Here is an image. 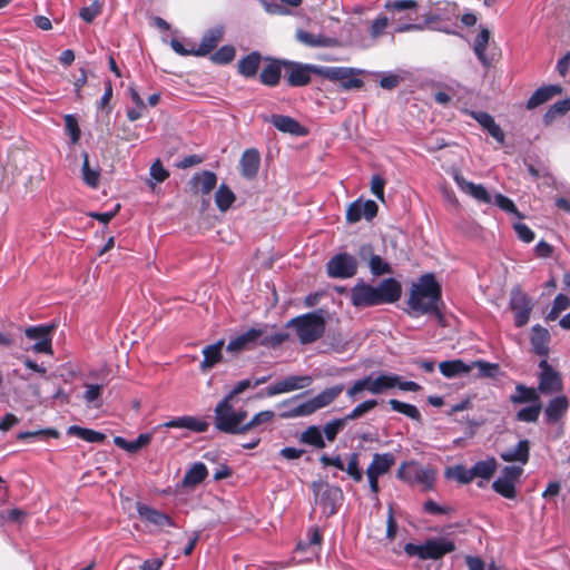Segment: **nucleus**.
<instances>
[{"label":"nucleus","mask_w":570,"mask_h":570,"mask_svg":"<svg viewBox=\"0 0 570 570\" xmlns=\"http://www.w3.org/2000/svg\"><path fill=\"white\" fill-rule=\"evenodd\" d=\"M442 289L434 274L426 273L413 283L410 289L407 305L415 315H435L439 322L443 321L440 309L442 305Z\"/></svg>","instance_id":"nucleus-1"},{"label":"nucleus","mask_w":570,"mask_h":570,"mask_svg":"<svg viewBox=\"0 0 570 570\" xmlns=\"http://www.w3.org/2000/svg\"><path fill=\"white\" fill-rule=\"evenodd\" d=\"M401 284L395 278H385L377 286L358 281L351 289L350 299L353 306L370 307L391 304L400 299Z\"/></svg>","instance_id":"nucleus-2"},{"label":"nucleus","mask_w":570,"mask_h":570,"mask_svg":"<svg viewBox=\"0 0 570 570\" xmlns=\"http://www.w3.org/2000/svg\"><path fill=\"white\" fill-rule=\"evenodd\" d=\"M384 9L390 13L394 33L423 31L425 23H416L419 2L416 0H386Z\"/></svg>","instance_id":"nucleus-3"},{"label":"nucleus","mask_w":570,"mask_h":570,"mask_svg":"<svg viewBox=\"0 0 570 570\" xmlns=\"http://www.w3.org/2000/svg\"><path fill=\"white\" fill-rule=\"evenodd\" d=\"M403 550L410 558H417L422 561L440 560L455 550V543L446 537H433L420 544L407 542Z\"/></svg>","instance_id":"nucleus-4"},{"label":"nucleus","mask_w":570,"mask_h":570,"mask_svg":"<svg viewBox=\"0 0 570 570\" xmlns=\"http://www.w3.org/2000/svg\"><path fill=\"white\" fill-rule=\"evenodd\" d=\"M233 401L223 399L214 410L215 428L228 434H243L247 412L245 410H235Z\"/></svg>","instance_id":"nucleus-5"},{"label":"nucleus","mask_w":570,"mask_h":570,"mask_svg":"<svg viewBox=\"0 0 570 570\" xmlns=\"http://www.w3.org/2000/svg\"><path fill=\"white\" fill-rule=\"evenodd\" d=\"M286 338L287 336L282 333L265 336L262 328L253 327L230 340L226 350L230 353H239L257 344L266 347H276L284 343Z\"/></svg>","instance_id":"nucleus-6"},{"label":"nucleus","mask_w":570,"mask_h":570,"mask_svg":"<svg viewBox=\"0 0 570 570\" xmlns=\"http://www.w3.org/2000/svg\"><path fill=\"white\" fill-rule=\"evenodd\" d=\"M286 326L295 328L302 344H311L323 336L325 320L318 312H311L292 318Z\"/></svg>","instance_id":"nucleus-7"},{"label":"nucleus","mask_w":570,"mask_h":570,"mask_svg":"<svg viewBox=\"0 0 570 570\" xmlns=\"http://www.w3.org/2000/svg\"><path fill=\"white\" fill-rule=\"evenodd\" d=\"M435 475L433 468H424L414 460L403 462L396 473L399 480L410 485H421L424 491L433 489Z\"/></svg>","instance_id":"nucleus-8"},{"label":"nucleus","mask_w":570,"mask_h":570,"mask_svg":"<svg viewBox=\"0 0 570 570\" xmlns=\"http://www.w3.org/2000/svg\"><path fill=\"white\" fill-rule=\"evenodd\" d=\"M395 383H397V375L395 374L383 373L379 376L370 374L355 381L353 385L347 389L346 394L351 400H355L356 395L363 391H368L372 394H381L395 387Z\"/></svg>","instance_id":"nucleus-9"},{"label":"nucleus","mask_w":570,"mask_h":570,"mask_svg":"<svg viewBox=\"0 0 570 570\" xmlns=\"http://www.w3.org/2000/svg\"><path fill=\"white\" fill-rule=\"evenodd\" d=\"M315 73L332 81H338L343 89H360L364 81L357 76L362 70L350 67H320L315 68Z\"/></svg>","instance_id":"nucleus-10"},{"label":"nucleus","mask_w":570,"mask_h":570,"mask_svg":"<svg viewBox=\"0 0 570 570\" xmlns=\"http://www.w3.org/2000/svg\"><path fill=\"white\" fill-rule=\"evenodd\" d=\"M356 258L347 253L334 255L326 264L327 274L334 278H351L357 272Z\"/></svg>","instance_id":"nucleus-11"},{"label":"nucleus","mask_w":570,"mask_h":570,"mask_svg":"<svg viewBox=\"0 0 570 570\" xmlns=\"http://www.w3.org/2000/svg\"><path fill=\"white\" fill-rule=\"evenodd\" d=\"M539 384L538 391L542 394H552L562 390V380L560 374L548 363L546 358L539 362Z\"/></svg>","instance_id":"nucleus-12"},{"label":"nucleus","mask_w":570,"mask_h":570,"mask_svg":"<svg viewBox=\"0 0 570 570\" xmlns=\"http://www.w3.org/2000/svg\"><path fill=\"white\" fill-rule=\"evenodd\" d=\"M344 385L337 384L325 389L311 400L303 402V406L297 412L298 414H313L320 409L330 405L343 392Z\"/></svg>","instance_id":"nucleus-13"},{"label":"nucleus","mask_w":570,"mask_h":570,"mask_svg":"<svg viewBox=\"0 0 570 570\" xmlns=\"http://www.w3.org/2000/svg\"><path fill=\"white\" fill-rule=\"evenodd\" d=\"M510 308L514 314V325L517 327H522L529 322L532 304L525 293L513 289L510 297Z\"/></svg>","instance_id":"nucleus-14"},{"label":"nucleus","mask_w":570,"mask_h":570,"mask_svg":"<svg viewBox=\"0 0 570 570\" xmlns=\"http://www.w3.org/2000/svg\"><path fill=\"white\" fill-rule=\"evenodd\" d=\"M312 382L313 379L309 375H291L266 387L265 395L275 396L278 394L305 389L309 386Z\"/></svg>","instance_id":"nucleus-15"},{"label":"nucleus","mask_w":570,"mask_h":570,"mask_svg":"<svg viewBox=\"0 0 570 570\" xmlns=\"http://www.w3.org/2000/svg\"><path fill=\"white\" fill-rule=\"evenodd\" d=\"M283 67L287 69V82L292 87H302L311 81V72L315 73L316 66L303 65L289 60H283Z\"/></svg>","instance_id":"nucleus-16"},{"label":"nucleus","mask_w":570,"mask_h":570,"mask_svg":"<svg viewBox=\"0 0 570 570\" xmlns=\"http://www.w3.org/2000/svg\"><path fill=\"white\" fill-rule=\"evenodd\" d=\"M53 326H30L24 330V334L28 338L35 340L36 343L32 345V351L36 353L52 354L51 347V331Z\"/></svg>","instance_id":"nucleus-17"},{"label":"nucleus","mask_w":570,"mask_h":570,"mask_svg":"<svg viewBox=\"0 0 570 570\" xmlns=\"http://www.w3.org/2000/svg\"><path fill=\"white\" fill-rule=\"evenodd\" d=\"M320 504L323 513L327 517L333 515L337 512L341 507L344 494L340 487L326 484L318 494Z\"/></svg>","instance_id":"nucleus-18"},{"label":"nucleus","mask_w":570,"mask_h":570,"mask_svg":"<svg viewBox=\"0 0 570 570\" xmlns=\"http://www.w3.org/2000/svg\"><path fill=\"white\" fill-rule=\"evenodd\" d=\"M377 205L374 200H365L357 199L351 203L346 210V219L348 223L354 224L365 218L366 220H371L377 214Z\"/></svg>","instance_id":"nucleus-19"},{"label":"nucleus","mask_w":570,"mask_h":570,"mask_svg":"<svg viewBox=\"0 0 570 570\" xmlns=\"http://www.w3.org/2000/svg\"><path fill=\"white\" fill-rule=\"evenodd\" d=\"M454 181L459 189L471 197H473L475 200L484 204H491L492 197L487 190V188L483 185L474 184L472 181L466 180L462 175L459 173H455L454 175Z\"/></svg>","instance_id":"nucleus-20"},{"label":"nucleus","mask_w":570,"mask_h":570,"mask_svg":"<svg viewBox=\"0 0 570 570\" xmlns=\"http://www.w3.org/2000/svg\"><path fill=\"white\" fill-rule=\"evenodd\" d=\"M261 165V155L257 149H246L239 160L240 174L247 179L256 177Z\"/></svg>","instance_id":"nucleus-21"},{"label":"nucleus","mask_w":570,"mask_h":570,"mask_svg":"<svg viewBox=\"0 0 570 570\" xmlns=\"http://www.w3.org/2000/svg\"><path fill=\"white\" fill-rule=\"evenodd\" d=\"M163 426L168 428V429H174V428L187 429L193 432L202 433V432H206L208 430L209 424H208V422H206L204 420H199L195 416L185 415V416L175 417L173 420H169V421L165 422L163 424Z\"/></svg>","instance_id":"nucleus-22"},{"label":"nucleus","mask_w":570,"mask_h":570,"mask_svg":"<svg viewBox=\"0 0 570 570\" xmlns=\"http://www.w3.org/2000/svg\"><path fill=\"white\" fill-rule=\"evenodd\" d=\"M358 255L362 259L368 258L370 271L373 275L380 276L392 273L391 266L380 255L372 254L371 245H363L360 248Z\"/></svg>","instance_id":"nucleus-23"},{"label":"nucleus","mask_w":570,"mask_h":570,"mask_svg":"<svg viewBox=\"0 0 570 570\" xmlns=\"http://www.w3.org/2000/svg\"><path fill=\"white\" fill-rule=\"evenodd\" d=\"M530 442L520 440L515 446L509 448L500 453L504 462H519L524 465L529 461Z\"/></svg>","instance_id":"nucleus-24"},{"label":"nucleus","mask_w":570,"mask_h":570,"mask_svg":"<svg viewBox=\"0 0 570 570\" xmlns=\"http://www.w3.org/2000/svg\"><path fill=\"white\" fill-rule=\"evenodd\" d=\"M549 331L540 325H534L530 337L533 352L539 356L546 357L549 353Z\"/></svg>","instance_id":"nucleus-25"},{"label":"nucleus","mask_w":570,"mask_h":570,"mask_svg":"<svg viewBox=\"0 0 570 570\" xmlns=\"http://www.w3.org/2000/svg\"><path fill=\"white\" fill-rule=\"evenodd\" d=\"M137 511L142 519L157 527H176L174 520L168 514L148 505L140 504Z\"/></svg>","instance_id":"nucleus-26"},{"label":"nucleus","mask_w":570,"mask_h":570,"mask_svg":"<svg viewBox=\"0 0 570 570\" xmlns=\"http://www.w3.org/2000/svg\"><path fill=\"white\" fill-rule=\"evenodd\" d=\"M269 122L282 132H287L294 136H303L305 134L301 124L289 116L272 115Z\"/></svg>","instance_id":"nucleus-27"},{"label":"nucleus","mask_w":570,"mask_h":570,"mask_svg":"<svg viewBox=\"0 0 570 570\" xmlns=\"http://www.w3.org/2000/svg\"><path fill=\"white\" fill-rule=\"evenodd\" d=\"M569 402L567 396L559 395L549 401L546 410L547 423H557L568 411Z\"/></svg>","instance_id":"nucleus-28"},{"label":"nucleus","mask_w":570,"mask_h":570,"mask_svg":"<svg viewBox=\"0 0 570 570\" xmlns=\"http://www.w3.org/2000/svg\"><path fill=\"white\" fill-rule=\"evenodd\" d=\"M395 464V456L392 453H375L373 455L372 462L366 469V472H370L376 476H382L386 474L392 466Z\"/></svg>","instance_id":"nucleus-29"},{"label":"nucleus","mask_w":570,"mask_h":570,"mask_svg":"<svg viewBox=\"0 0 570 570\" xmlns=\"http://www.w3.org/2000/svg\"><path fill=\"white\" fill-rule=\"evenodd\" d=\"M217 184V177L213 171L204 170L200 174H196L190 179V185L194 191H200L204 195H208Z\"/></svg>","instance_id":"nucleus-30"},{"label":"nucleus","mask_w":570,"mask_h":570,"mask_svg":"<svg viewBox=\"0 0 570 570\" xmlns=\"http://www.w3.org/2000/svg\"><path fill=\"white\" fill-rule=\"evenodd\" d=\"M222 37L223 30L220 28H214L206 31L200 40V43L198 47H196L195 56L204 57L212 52L218 45Z\"/></svg>","instance_id":"nucleus-31"},{"label":"nucleus","mask_w":570,"mask_h":570,"mask_svg":"<svg viewBox=\"0 0 570 570\" xmlns=\"http://www.w3.org/2000/svg\"><path fill=\"white\" fill-rule=\"evenodd\" d=\"M439 370L443 376L452 379L455 376L470 373L472 371V366L470 365V363L468 364L464 361L458 358L441 362L439 364Z\"/></svg>","instance_id":"nucleus-32"},{"label":"nucleus","mask_w":570,"mask_h":570,"mask_svg":"<svg viewBox=\"0 0 570 570\" xmlns=\"http://www.w3.org/2000/svg\"><path fill=\"white\" fill-rule=\"evenodd\" d=\"M562 91V88L558 85H550L547 87H541L537 89L532 96L529 98L527 102L528 109H534L538 106L547 102L550 100L553 96L560 94Z\"/></svg>","instance_id":"nucleus-33"},{"label":"nucleus","mask_w":570,"mask_h":570,"mask_svg":"<svg viewBox=\"0 0 570 570\" xmlns=\"http://www.w3.org/2000/svg\"><path fill=\"white\" fill-rule=\"evenodd\" d=\"M295 37L298 42L312 48L330 47L334 42L332 38L325 37L321 33L314 35L303 29H298Z\"/></svg>","instance_id":"nucleus-34"},{"label":"nucleus","mask_w":570,"mask_h":570,"mask_svg":"<svg viewBox=\"0 0 570 570\" xmlns=\"http://www.w3.org/2000/svg\"><path fill=\"white\" fill-rule=\"evenodd\" d=\"M282 66L283 60H272L263 68L259 75L261 82L268 87L278 85L282 75Z\"/></svg>","instance_id":"nucleus-35"},{"label":"nucleus","mask_w":570,"mask_h":570,"mask_svg":"<svg viewBox=\"0 0 570 570\" xmlns=\"http://www.w3.org/2000/svg\"><path fill=\"white\" fill-rule=\"evenodd\" d=\"M262 56L257 51H253L249 55L242 58L238 62V72L245 78H253L256 76L257 70L261 66Z\"/></svg>","instance_id":"nucleus-36"},{"label":"nucleus","mask_w":570,"mask_h":570,"mask_svg":"<svg viewBox=\"0 0 570 570\" xmlns=\"http://www.w3.org/2000/svg\"><path fill=\"white\" fill-rule=\"evenodd\" d=\"M224 341L220 340L214 344L207 345L203 348L204 360L200 363V368L206 371L214 367L222 360V348Z\"/></svg>","instance_id":"nucleus-37"},{"label":"nucleus","mask_w":570,"mask_h":570,"mask_svg":"<svg viewBox=\"0 0 570 570\" xmlns=\"http://www.w3.org/2000/svg\"><path fill=\"white\" fill-rule=\"evenodd\" d=\"M207 474L206 465L203 462H196L185 472L181 483L184 487L193 488L203 482Z\"/></svg>","instance_id":"nucleus-38"},{"label":"nucleus","mask_w":570,"mask_h":570,"mask_svg":"<svg viewBox=\"0 0 570 570\" xmlns=\"http://www.w3.org/2000/svg\"><path fill=\"white\" fill-rule=\"evenodd\" d=\"M510 402L513 404L538 403L540 397L534 389L520 383L515 386V394L510 395Z\"/></svg>","instance_id":"nucleus-39"},{"label":"nucleus","mask_w":570,"mask_h":570,"mask_svg":"<svg viewBox=\"0 0 570 570\" xmlns=\"http://www.w3.org/2000/svg\"><path fill=\"white\" fill-rule=\"evenodd\" d=\"M307 534H308V540L299 541L297 544V550L306 551L312 557H314V556L316 557L321 550L322 535L317 528H312Z\"/></svg>","instance_id":"nucleus-40"},{"label":"nucleus","mask_w":570,"mask_h":570,"mask_svg":"<svg viewBox=\"0 0 570 570\" xmlns=\"http://www.w3.org/2000/svg\"><path fill=\"white\" fill-rule=\"evenodd\" d=\"M67 434L77 436V438H79L86 442H90V443H101L106 439V435L101 432L81 428L78 425L69 426L67 430Z\"/></svg>","instance_id":"nucleus-41"},{"label":"nucleus","mask_w":570,"mask_h":570,"mask_svg":"<svg viewBox=\"0 0 570 570\" xmlns=\"http://www.w3.org/2000/svg\"><path fill=\"white\" fill-rule=\"evenodd\" d=\"M85 392L82 395L83 401L89 407L99 409L102 405V390L101 384H85Z\"/></svg>","instance_id":"nucleus-42"},{"label":"nucleus","mask_w":570,"mask_h":570,"mask_svg":"<svg viewBox=\"0 0 570 570\" xmlns=\"http://www.w3.org/2000/svg\"><path fill=\"white\" fill-rule=\"evenodd\" d=\"M498 463L494 458L478 461L472 466L473 478H480L483 480H490L497 470Z\"/></svg>","instance_id":"nucleus-43"},{"label":"nucleus","mask_w":570,"mask_h":570,"mask_svg":"<svg viewBox=\"0 0 570 570\" xmlns=\"http://www.w3.org/2000/svg\"><path fill=\"white\" fill-rule=\"evenodd\" d=\"M489 39H490V31L488 29L483 28L475 37L474 43H473L474 53H475L476 58L480 60V62L484 66L489 65V60L485 55Z\"/></svg>","instance_id":"nucleus-44"},{"label":"nucleus","mask_w":570,"mask_h":570,"mask_svg":"<svg viewBox=\"0 0 570 570\" xmlns=\"http://www.w3.org/2000/svg\"><path fill=\"white\" fill-rule=\"evenodd\" d=\"M445 476L448 479H454L461 484H469L474 480L472 468L468 469L462 464L448 468L445 471Z\"/></svg>","instance_id":"nucleus-45"},{"label":"nucleus","mask_w":570,"mask_h":570,"mask_svg":"<svg viewBox=\"0 0 570 570\" xmlns=\"http://www.w3.org/2000/svg\"><path fill=\"white\" fill-rule=\"evenodd\" d=\"M473 368L478 370L476 377L494 379L500 373V366L497 363H490L483 360H476L470 363Z\"/></svg>","instance_id":"nucleus-46"},{"label":"nucleus","mask_w":570,"mask_h":570,"mask_svg":"<svg viewBox=\"0 0 570 570\" xmlns=\"http://www.w3.org/2000/svg\"><path fill=\"white\" fill-rule=\"evenodd\" d=\"M83 163L81 167L82 179L91 188H96L99 184L100 171L98 167L91 168L89 165V156L83 153Z\"/></svg>","instance_id":"nucleus-47"},{"label":"nucleus","mask_w":570,"mask_h":570,"mask_svg":"<svg viewBox=\"0 0 570 570\" xmlns=\"http://www.w3.org/2000/svg\"><path fill=\"white\" fill-rule=\"evenodd\" d=\"M235 202L234 193L226 186L220 185L215 194V203L220 212L228 210Z\"/></svg>","instance_id":"nucleus-48"},{"label":"nucleus","mask_w":570,"mask_h":570,"mask_svg":"<svg viewBox=\"0 0 570 570\" xmlns=\"http://www.w3.org/2000/svg\"><path fill=\"white\" fill-rule=\"evenodd\" d=\"M301 441L305 444L313 445L317 449H324L325 442L318 426L312 425L307 428L301 435Z\"/></svg>","instance_id":"nucleus-49"},{"label":"nucleus","mask_w":570,"mask_h":570,"mask_svg":"<svg viewBox=\"0 0 570 570\" xmlns=\"http://www.w3.org/2000/svg\"><path fill=\"white\" fill-rule=\"evenodd\" d=\"M541 402L531 403L530 406L522 407L515 414V419L520 422L534 423L541 413Z\"/></svg>","instance_id":"nucleus-50"},{"label":"nucleus","mask_w":570,"mask_h":570,"mask_svg":"<svg viewBox=\"0 0 570 570\" xmlns=\"http://www.w3.org/2000/svg\"><path fill=\"white\" fill-rule=\"evenodd\" d=\"M389 404H390L391 409L395 412L402 413L414 421L421 420L420 411L417 410L416 406H414L412 404L404 403V402H401L395 399H391L389 401Z\"/></svg>","instance_id":"nucleus-51"},{"label":"nucleus","mask_w":570,"mask_h":570,"mask_svg":"<svg viewBox=\"0 0 570 570\" xmlns=\"http://www.w3.org/2000/svg\"><path fill=\"white\" fill-rule=\"evenodd\" d=\"M298 396H294L287 401H284L278 405V407H284L285 410L281 412L279 416L283 419H291V417H301V416H307L308 414H298L297 412L303 406L302 403H296Z\"/></svg>","instance_id":"nucleus-52"},{"label":"nucleus","mask_w":570,"mask_h":570,"mask_svg":"<svg viewBox=\"0 0 570 570\" xmlns=\"http://www.w3.org/2000/svg\"><path fill=\"white\" fill-rule=\"evenodd\" d=\"M274 415V412L269 410L262 411L255 414L248 422H245L244 433L249 430L257 429L263 424L269 423L273 420Z\"/></svg>","instance_id":"nucleus-53"},{"label":"nucleus","mask_w":570,"mask_h":570,"mask_svg":"<svg viewBox=\"0 0 570 570\" xmlns=\"http://www.w3.org/2000/svg\"><path fill=\"white\" fill-rule=\"evenodd\" d=\"M390 20L391 19L387 16H379L372 21L370 27V36L372 40H376L385 33Z\"/></svg>","instance_id":"nucleus-54"},{"label":"nucleus","mask_w":570,"mask_h":570,"mask_svg":"<svg viewBox=\"0 0 570 570\" xmlns=\"http://www.w3.org/2000/svg\"><path fill=\"white\" fill-rule=\"evenodd\" d=\"M493 490L505 499H514L517 497L515 484L498 478L492 483Z\"/></svg>","instance_id":"nucleus-55"},{"label":"nucleus","mask_w":570,"mask_h":570,"mask_svg":"<svg viewBox=\"0 0 570 570\" xmlns=\"http://www.w3.org/2000/svg\"><path fill=\"white\" fill-rule=\"evenodd\" d=\"M376 405H377L376 400H366V401L360 403L358 405H356L343 419L345 420V422L351 421V420H356V419L363 416L364 414H366L367 412H370L371 410H373Z\"/></svg>","instance_id":"nucleus-56"},{"label":"nucleus","mask_w":570,"mask_h":570,"mask_svg":"<svg viewBox=\"0 0 570 570\" xmlns=\"http://www.w3.org/2000/svg\"><path fill=\"white\" fill-rule=\"evenodd\" d=\"M355 482H361L363 480V472L358 465V454L352 453L348 459V463L344 470Z\"/></svg>","instance_id":"nucleus-57"},{"label":"nucleus","mask_w":570,"mask_h":570,"mask_svg":"<svg viewBox=\"0 0 570 570\" xmlns=\"http://www.w3.org/2000/svg\"><path fill=\"white\" fill-rule=\"evenodd\" d=\"M234 57L235 48L233 46H223L213 53L212 60L219 65H226L229 63Z\"/></svg>","instance_id":"nucleus-58"},{"label":"nucleus","mask_w":570,"mask_h":570,"mask_svg":"<svg viewBox=\"0 0 570 570\" xmlns=\"http://www.w3.org/2000/svg\"><path fill=\"white\" fill-rule=\"evenodd\" d=\"M101 12V3L98 0H92L91 4L88 7H83L79 11V17L90 23L92 22Z\"/></svg>","instance_id":"nucleus-59"},{"label":"nucleus","mask_w":570,"mask_h":570,"mask_svg":"<svg viewBox=\"0 0 570 570\" xmlns=\"http://www.w3.org/2000/svg\"><path fill=\"white\" fill-rule=\"evenodd\" d=\"M65 126L68 135L70 136V139L72 144H76L80 139V128L78 125V120L73 115H66L65 116Z\"/></svg>","instance_id":"nucleus-60"},{"label":"nucleus","mask_w":570,"mask_h":570,"mask_svg":"<svg viewBox=\"0 0 570 570\" xmlns=\"http://www.w3.org/2000/svg\"><path fill=\"white\" fill-rule=\"evenodd\" d=\"M499 208H501L502 210L507 212V213H510V214H514L517 215L518 217H521L517 206L514 205V203L508 198L507 196L502 195V194H495L493 200H492Z\"/></svg>","instance_id":"nucleus-61"},{"label":"nucleus","mask_w":570,"mask_h":570,"mask_svg":"<svg viewBox=\"0 0 570 570\" xmlns=\"http://www.w3.org/2000/svg\"><path fill=\"white\" fill-rule=\"evenodd\" d=\"M344 419H336L325 424L324 434L328 441H334L338 432L343 429L345 424Z\"/></svg>","instance_id":"nucleus-62"},{"label":"nucleus","mask_w":570,"mask_h":570,"mask_svg":"<svg viewBox=\"0 0 570 570\" xmlns=\"http://www.w3.org/2000/svg\"><path fill=\"white\" fill-rule=\"evenodd\" d=\"M523 473V469L517 465L504 466L501 471L500 479L515 484Z\"/></svg>","instance_id":"nucleus-63"},{"label":"nucleus","mask_w":570,"mask_h":570,"mask_svg":"<svg viewBox=\"0 0 570 570\" xmlns=\"http://www.w3.org/2000/svg\"><path fill=\"white\" fill-rule=\"evenodd\" d=\"M150 176L151 178L157 183H163L165 179L168 178L169 173L167 169L164 168L163 164L159 159H157L153 165L150 166Z\"/></svg>","instance_id":"nucleus-64"}]
</instances>
